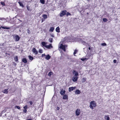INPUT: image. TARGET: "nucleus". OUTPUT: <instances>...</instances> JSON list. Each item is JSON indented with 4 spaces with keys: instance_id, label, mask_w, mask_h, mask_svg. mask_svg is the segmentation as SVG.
<instances>
[{
    "instance_id": "obj_1",
    "label": "nucleus",
    "mask_w": 120,
    "mask_h": 120,
    "mask_svg": "<svg viewBox=\"0 0 120 120\" xmlns=\"http://www.w3.org/2000/svg\"><path fill=\"white\" fill-rule=\"evenodd\" d=\"M90 104L89 107L92 109H93V107H96V104L95 101H91L90 102Z\"/></svg>"
},
{
    "instance_id": "obj_2",
    "label": "nucleus",
    "mask_w": 120,
    "mask_h": 120,
    "mask_svg": "<svg viewBox=\"0 0 120 120\" xmlns=\"http://www.w3.org/2000/svg\"><path fill=\"white\" fill-rule=\"evenodd\" d=\"M67 11L64 10L62 11L60 14V17H62L66 14Z\"/></svg>"
},
{
    "instance_id": "obj_3",
    "label": "nucleus",
    "mask_w": 120,
    "mask_h": 120,
    "mask_svg": "<svg viewBox=\"0 0 120 120\" xmlns=\"http://www.w3.org/2000/svg\"><path fill=\"white\" fill-rule=\"evenodd\" d=\"M67 47V45H64L62 44H61L60 46V49H62L64 51H66L65 47Z\"/></svg>"
},
{
    "instance_id": "obj_4",
    "label": "nucleus",
    "mask_w": 120,
    "mask_h": 120,
    "mask_svg": "<svg viewBox=\"0 0 120 120\" xmlns=\"http://www.w3.org/2000/svg\"><path fill=\"white\" fill-rule=\"evenodd\" d=\"M78 77L77 76H74L72 78V80L74 82H76L77 81Z\"/></svg>"
},
{
    "instance_id": "obj_5",
    "label": "nucleus",
    "mask_w": 120,
    "mask_h": 120,
    "mask_svg": "<svg viewBox=\"0 0 120 120\" xmlns=\"http://www.w3.org/2000/svg\"><path fill=\"white\" fill-rule=\"evenodd\" d=\"M14 38L15 39V41H19L20 39V38L19 35H16L14 37Z\"/></svg>"
},
{
    "instance_id": "obj_6",
    "label": "nucleus",
    "mask_w": 120,
    "mask_h": 120,
    "mask_svg": "<svg viewBox=\"0 0 120 120\" xmlns=\"http://www.w3.org/2000/svg\"><path fill=\"white\" fill-rule=\"evenodd\" d=\"M80 113V110L79 109H77L75 111L76 115L77 116H79Z\"/></svg>"
},
{
    "instance_id": "obj_7",
    "label": "nucleus",
    "mask_w": 120,
    "mask_h": 120,
    "mask_svg": "<svg viewBox=\"0 0 120 120\" xmlns=\"http://www.w3.org/2000/svg\"><path fill=\"white\" fill-rule=\"evenodd\" d=\"M32 52L35 55H37L38 54V51L35 48H34L32 50Z\"/></svg>"
},
{
    "instance_id": "obj_8",
    "label": "nucleus",
    "mask_w": 120,
    "mask_h": 120,
    "mask_svg": "<svg viewBox=\"0 0 120 120\" xmlns=\"http://www.w3.org/2000/svg\"><path fill=\"white\" fill-rule=\"evenodd\" d=\"M76 88L75 87H70L69 88L68 90L69 92H71L73 90Z\"/></svg>"
},
{
    "instance_id": "obj_9",
    "label": "nucleus",
    "mask_w": 120,
    "mask_h": 120,
    "mask_svg": "<svg viewBox=\"0 0 120 120\" xmlns=\"http://www.w3.org/2000/svg\"><path fill=\"white\" fill-rule=\"evenodd\" d=\"M73 74H74L75 76H77L79 75L78 72L75 70L73 71Z\"/></svg>"
},
{
    "instance_id": "obj_10",
    "label": "nucleus",
    "mask_w": 120,
    "mask_h": 120,
    "mask_svg": "<svg viewBox=\"0 0 120 120\" xmlns=\"http://www.w3.org/2000/svg\"><path fill=\"white\" fill-rule=\"evenodd\" d=\"M66 92V91L65 90H61L60 92V94L62 95H64Z\"/></svg>"
},
{
    "instance_id": "obj_11",
    "label": "nucleus",
    "mask_w": 120,
    "mask_h": 120,
    "mask_svg": "<svg viewBox=\"0 0 120 120\" xmlns=\"http://www.w3.org/2000/svg\"><path fill=\"white\" fill-rule=\"evenodd\" d=\"M51 56L49 55V54H48L47 55H46L45 57V59L47 60H49L51 58Z\"/></svg>"
},
{
    "instance_id": "obj_12",
    "label": "nucleus",
    "mask_w": 120,
    "mask_h": 120,
    "mask_svg": "<svg viewBox=\"0 0 120 120\" xmlns=\"http://www.w3.org/2000/svg\"><path fill=\"white\" fill-rule=\"evenodd\" d=\"M63 99H68V96L67 95H64L63 96Z\"/></svg>"
},
{
    "instance_id": "obj_13",
    "label": "nucleus",
    "mask_w": 120,
    "mask_h": 120,
    "mask_svg": "<svg viewBox=\"0 0 120 120\" xmlns=\"http://www.w3.org/2000/svg\"><path fill=\"white\" fill-rule=\"evenodd\" d=\"M53 47L52 45L51 44H50L48 45H46V47H45V48H47L48 49H50L51 48H52Z\"/></svg>"
},
{
    "instance_id": "obj_14",
    "label": "nucleus",
    "mask_w": 120,
    "mask_h": 120,
    "mask_svg": "<svg viewBox=\"0 0 120 120\" xmlns=\"http://www.w3.org/2000/svg\"><path fill=\"white\" fill-rule=\"evenodd\" d=\"M8 89H5L3 90L2 92L4 94H7L8 92Z\"/></svg>"
},
{
    "instance_id": "obj_15",
    "label": "nucleus",
    "mask_w": 120,
    "mask_h": 120,
    "mask_svg": "<svg viewBox=\"0 0 120 120\" xmlns=\"http://www.w3.org/2000/svg\"><path fill=\"white\" fill-rule=\"evenodd\" d=\"M22 61L25 63H26L27 62V59L25 58H23L22 59Z\"/></svg>"
},
{
    "instance_id": "obj_16",
    "label": "nucleus",
    "mask_w": 120,
    "mask_h": 120,
    "mask_svg": "<svg viewBox=\"0 0 120 120\" xmlns=\"http://www.w3.org/2000/svg\"><path fill=\"white\" fill-rule=\"evenodd\" d=\"M56 31L58 33L60 32V28L59 26H58L56 27Z\"/></svg>"
},
{
    "instance_id": "obj_17",
    "label": "nucleus",
    "mask_w": 120,
    "mask_h": 120,
    "mask_svg": "<svg viewBox=\"0 0 120 120\" xmlns=\"http://www.w3.org/2000/svg\"><path fill=\"white\" fill-rule=\"evenodd\" d=\"M41 44L43 46H44L45 47H46L47 45H46V43L45 42H41Z\"/></svg>"
},
{
    "instance_id": "obj_18",
    "label": "nucleus",
    "mask_w": 120,
    "mask_h": 120,
    "mask_svg": "<svg viewBox=\"0 0 120 120\" xmlns=\"http://www.w3.org/2000/svg\"><path fill=\"white\" fill-rule=\"evenodd\" d=\"M81 92L79 90H77L75 91V93L76 94H79Z\"/></svg>"
},
{
    "instance_id": "obj_19",
    "label": "nucleus",
    "mask_w": 120,
    "mask_h": 120,
    "mask_svg": "<svg viewBox=\"0 0 120 120\" xmlns=\"http://www.w3.org/2000/svg\"><path fill=\"white\" fill-rule=\"evenodd\" d=\"M54 29V28L53 27H50L49 31L50 32H52Z\"/></svg>"
},
{
    "instance_id": "obj_20",
    "label": "nucleus",
    "mask_w": 120,
    "mask_h": 120,
    "mask_svg": "<svg viewBox=\"0 0 120 120\" xmlns=\"http://www.w3.org/2000/svg\"><path fill=\"white\" fill-rule=\"evenodd\" d=\"M105 118L107 120H109L110 119L108 115H106L105 116Z\"/></svg>"
},
{
    "instance_id": "obj_21",
    "label": "nucleus",
    "mask_w": 120,
    "mask_h": 120,
    "mask_svg": "<svg viewBox=\"0 0 120 120\" xmlns=\"http://www.w3.org/2000/svg\"><path fill=\"white\" fill-rule=\"evenodd\" d=\"M28 57L29 59L30 60H32L34 59L33 57L32 56H31L30 55Z\"/></svg>"
},
{
    "instance_id": "obj_22",
    "label": "nucleus",
    "mask_w": 120,
    "mask_h": 120,
    "mask_svg": "<svg viewBox=\"0 0 120 120\" xmlns=\"http://www.w3.org/2000/svg\"><path fill=\"white\" fill-rule=\"evenodd\" d=\"M2 28L3 29H10V28L9 27H3L2 26H1V27H0V29H1V28Z\"/></svg>"
},
{
    "instance_id": "obj_23",
    "label": "nucleus",
    "mask_w": 120,
    "mask_h": 120,
    "mask_svg": "<svg viewBox=\"0 0 120 120\" xmlns=\"http://www.w3.org/2000/svg\"><path fill=\"white\" fill-rule=\"evenodd\" d=\"M42 16L44 19H45L47 18V15L46 14H43V15Z\"/></svg>"
},
{
    "instance_id": "obj_24",
    "label": "nucleus",
    "mask_w": 120,
    "mask_h": 120,
    "mask_svg": "<svg viewBox=\"0 0 120 120\" xmlns=\"http://www.w3.org/2000/svg\"><path fill=\"white\" fill-rule=\"evenodd\" d=\"M86 78H83L82 79V82H84L86 81Z\"/></svg>"
},
{
    "instance_id": "obj_25",
    "label": "nucleus",
    "mask_w": 120,
    "mask_h": 120,
    "mask_svg": "<svg viewBox=\"0 0 120 120\" xmlns=\"http://www.w3.org/2000/svg\"><path fill=\"white\" fill-rule=\"evenodd\" d=\"M18 3L19 4L20 6H22V7H24V6L23 5L21 2L19 1L18 2Z\"/></svg>"
},
{
    "instance_id": "obj_26",
    "label": "nucleus",
    "mask_w": 120,
    "mask_h": 120,
    "mask_svg": "<svg viewBox=\"0 0 120 120\" xmlns=\"http://www.w3.org/2000/svg\"><path fill=\"white\" fill-rule=\"evenodd\" d=\"M14 60L15 61H18V58L17 56H16L14 57Z\"/></svg>"
},
{
    "instance_id": "obj_27",
    "label": "nucleus",
    "mask_w": 120,
    "mask_h": 120,
    "mask_svg": "<svg viewBox=\"0 0 120 120\" xmlns=\"http://www.w3.org/2000/svg\"><path fill=\"white\" fill-rule=\"evenodd\" d=\"M88 58H81V60L82 61H84L86 60H88Z\"/></svg>"
},
{
    "instance_id": "obj_28",
    "label": "nucleus",
    "mask_w": 120,
    "mask_h": 120,
    "mask_svg": "<svg viewBox=\"0 0 120 120\" xmlns=\"http://www.w3.org/2000/svg\"><path fill=\"white\" fill-rule=\"evenodd\" d=\"M40 2L42 4H44L45 3V1L44 0H40Z\"/></svg>"
},
{
    "instance_id": "obj_29",
    "label": "nucleus",
    "mask_w": 120,
    "mask_h": 120,
    "mask_svg": "<svg viewBox=\"0 0 120 120\" xmlns=\"http://www.w3.org/2000/svg\"><path fill=\"white\" fill-rule=\"evenodd\" d=\"M15 108L16 109V108H17L18 109H20V108L19 106H18L16 105L15 107Z\"/></svg>"
},
{
    "instance_id": "obj_30",
    "label": "nucleus",
    "mask_w": 120,
    "mask_h": 120,
    "mask_svg": "<svg viewBox=\"0 0 120 120\" xmlns=\"http://www.w3.org/2000/svg\"><path fill=\"white\" fill-rule=\"evenodd\" d=\"M38 51L39 52L41 53H42L43 52V50L41 49H39Z\"/></svg>"
},
{
    "instance_id": "obj_31",
    "label": "nucleus",
    "mask_w": 120,
    "mask_h": 120,
    "mask_svg": "<svg viewBox=\"0 0 120 120\" xmlns=\"http://www.w3.org/2000/svg\"><path fill=\"white\" fill-rule=\"evenodd\" d=\"M103 21L104 22H106L108 21V19L105 18H103Z\"/></svg>"
},
{
    "instance_id": "obj_32",
    "label": "nucleus",
    "mask_w": 120,
    "mask_h": 120,
    "mask_svg": "<svg viewBox=\"0 0 120 120\" xmlns=\"http://www.w3.org/2000/svg\"><path fill=\"white\" fill-rule=\"evenodd\" d=\"M49 41L52 43V42L53 41V39L52 38H50L49 39Z\"/></svg>"
},
{
    "instance_id": "obj_33",
    "label": "nucleus",
    "mask_w": 120,
    "mask_h": 120,
    "mask_svg": "<svg viewBox=\"0 0 120 120\" xmlns=\"http://www.w3.org/2000/svg\"><path fill=\"white\" fill-rule=\"evenodd\" d=\"M66 13V14L67 16H68V15H71V14L69 12H67Z\"/></svg>"
},
{
    "instance_id": "obj_34",
    "label": "nucleus",
    "mask_w": 120,
    "mask_h": 120,
    "mask_svg": "<svg viewBox=\"0 0 120 120\" xmlns=\"http://www.w3.org/2000/svg\"><path fill=\"white\" fill-rule=\"evenodd\" d=\"M52 73V72L50 71L48 75L49 76H51Z\"/></svg>"
},
{
    "instance_id": "obj_35",
    "label": "nucleus",
    "mask_w": 120,
    "mask_h": 120,
    "mask_svg": "<svg viewBox=\"0 0 120 120\" xmlns=\"http://www.w3.org/2000/svg\"><path fill=\"white\" fill-rule=\"evenodd\" d=\"M27 33L28 34H30V30L28 28L27 29Z\"/></svg>"
},
{
    "instance_id": "obj_36",
    "label": "nucleus",
    "mask_w": 120,
    "mask_h": 120,
    "mask_svg": "<svg viewBox=\"0 0 120 120\" xmlns=\"http://www.w3.org/2000/svg\"><path fill=\"white\" fill-rule=\"evenodd\" d=\"M77 52V50L75 49V51L74 52L73 54L75 55L76 53V52Z\"/></svg>"
},
{
    "instance_id": "obj_37",
    "label": "nucleus",
    "mask_w": 120,
    "mask_h": 120,
    "mask_svg": "<svg viewBox=\"0 0 120 120\" xmlns=\"http://www.w3.org/2000/svg\"><path fill=\"white\" fill-rule=\"evenodd\" d=\"M27 108H28V107H27V105H25V106H24L23 107V108L24 109H27Z\"/></svg>"
},
{
    "instance_id": "obj_38",
    "label": "nucleus",
    "mask_w": 120,
    "mask_h": 120,
    "mask_svg": "<svg viewBox=\"0 0 120 120\" xmlns=\"http://www.w3.org/2000/svg\"><path fill=\"white\" fill-rule=\"evenodd\" d=\"M1 4L3 6L5 5V3L4 2H1Z\"/></svg>"
},
{
    "instance_id": "obj_39",
    "label": "nucleus",
    "mask_w": 120,
    "mask_h": 120,
    "mask_svg": "<svg viewBox=\"0 0 120 120\" xmlns=\"http://www.w3.org/2000/svg\"><path fill=\"white\" fill-rule=\"evenodd\" d=\"M101 45L103 46H105L106 45V44L105 43H103L101 44Z\"/></svg>"
},
{
    "instance_id": "obj_40",
    "label": "nucleus",
    "mask_w": 120,
    "mask_h": 120,
    "mask_svg": "<svg viewBox=\"0 0 120 120\" xmlns=\"http://www.w3.org/2000/svg\"><path fill=\"white\" fill-rule=\"evenodd\" d=\"M27 111V110L26 109H24L23 110V112L25 113H26V112Z\"/></svg>"
},
{
    "instance_id": "obj_41",
    "label": "nucleus",
    "mask_w": 120,
    "mask_h": 120,
    "mask_svg": "<svg viewBox=\"0 0 120 120\" xmlns=\"http://www.w3.org/2000/svg\"><path fill=\"white\" fill-rule=\"evenodd\" d=\"M46 56V55H45V53L42 54V55H41V57H43L44 56Z\"/></svg>"
},
{
    "instance_id": "obj_42",
    "label": "nucleus",
    "mask_w": 120,
    "mask_h": 120,
    "mask_svg": "<svg viewBox=\"0 0 120 120\" xmlns=\"http://www.w3.org/2000/svg\"><path fill=\"white\" fill-rule=\"evenodd\" d=\"M29 103H30V104L31 105H32V104H33V102H32V101H30L29 102Z\"/></svg>"
},
{
    "instance_id": "obj_43",
    "label": "nucleus",
    "mask_w": 120,
    "mask_h": 120,
    "mask_svg": "<svg viewBox=\"0 0 120 120\" xmlns=\"http://www.w3.org/2000/svg\"><path fill=\"white\" fill-rule=\"evenodd\" d=\"M50 36L51 37H54V35L53 34H51L50 35Z\"/></svg>"
},
{
    "instance_id": "obj_44",
    "label": "nucleus",
    "mask_w": 120,
    "mask_h": 120,
    "mask_svg": "<svg viewBox=\"0 0 120 120\" xmlns=\"http://www.w3.org/2000/svg\"><path fill=\"white\" fill-rule=\"evenodd\" d=\"M113 61L114 63H116V60H114Z\"/></svg>"
},
{
    "instance_id": "obj_45",
    "label": "nucleus",
    "mask_w": 120,
    "mask_h": 120,
    "mask_svg": "<svg viewBox=\"0 0 120 120\" xmlns=\"http://www.w3.org/2000/svg\"><path fill=\"white\" fill-rule=\"evenodd\" d=\"M27 9L28 10V11H29L30 10V9H29V7H27Z\"/></svg>"
},
{
    "instance_id": "obj_46",
    "label": "nucleus",
    "mask_w": 120,
    "mask_h": 120,
    "mask_svg": "<svg viewBox=\"0 0 120 120\" xmlns=\"http://www.w3.org/2000/svg\"><path fill=\"white\" fill-rule=\"evenodd\" d=\"M57 110H59V107H57Z\"/></svg>"
},
{
    "instance_id": "obj_47",
    "label": "nucleus",
    "mask_w": 120,
    "mask_h": 120,
    "mask_svg": "<svg viewBox=\"0 0 120 120\" xmlns=\"http://www.w3.org/2000/svg\"><path fill=\"white\" fill-rule=\"evenodd\" d=\"M27 120H32V119H28Z\"/></svg>"
},
{
    "instance_id": "obj_48",
    "label": "nucleus",
    "mask_w": 120,
    "mask_h": 120,
    "mask_svg": "<svg viewBox=\"0 0 120 120\" xmlns=\"http://www.w3.org/2000/svg\"><path fill=\"white\" fill-rule=\"evenodd\" d=\"M88 49L89 50H90V47H89L88 48Z\"/></svg>"
},
{
    "instance_id": "obj_49",
    "label": "nucleus",
    "mask_w": 120,
    "mask_h": 120,
    "mask_svg": "<svg viewBox=\"0 0 120 120\" xmlns=\"http://www.w3.org/2000/svg\"><path fill=\"white\" fill-rule=\"evenodd\" d=\"M18 20H19V21H20V22H22V21H21V20H20L19 19H18Z\"/></svg>"
},
{
    "instance_id": "obj_50",
    "label": "nucleus",
    "mask_w": 120,
    "mask_h": 120,
    "mask_svg": "<svg viewBox=\"0 0 120 120\" xmlns=\"http://www.w3.org/2000/svg\"><path fill=\"white\" fill-rule=\"evenodd\" d=\"M43 19H42V22H43Z\"/></svg>"
},
{
    "instance_id": "obj_51",
    "label": "nucleus",
    "mask_w": 120,
    "mask_h": 120,
    "mask_svg": "<svg viewBox=\"0 0 120 120\" xmlns=\"http://www.w3.org/2000/svg\"><path fill=\"white\" fill-rule=\"evenodd\" d=\"M87 14H88V13H87Z\"/></svg>"
}]
</instances>
